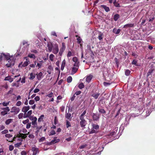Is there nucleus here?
<instances>
[{
    "mask_svg": "<svg viewBox=\"0 0 155 155\" xmlns=\"http://www.w3.org/2000/svg\"><path fill=\"white\" fill-rule=\"evenodd\" d=\"M37 118L35 117V118H34L33 120H32L31 123L32 124L33 126V128H35L36 127V126L37 125Z\"/></svg>",
    "mask_w": 155,
    "mask_h": 155,
    "instance_id": "obj_10",
    "label": "nucleus"
},
{
    "mask_svg": "<svg viewBox=\"0 0 155 155\" xmlns=\"http://www.w3.org/2000/svg\"><path fill=\"white\" fill-rule=\"evenodd\" d=\"M96 133V131L95 130V129H94L93 128L91 129V130L89 134H92L93 133Z\"/></svg>",
    "mask_w": 155,
    "mask_h": 155,
    "instance_id": "obj_51",
    "label": "nucleus"
},
{
    "mask_svg": "<svg viewBox=\"0 0 155 155\" xmlns=\"http://www.w3.org/2000/svg\"><path fill=\"white\" fill-rule=\"evenodd\" d=\"M120 30L119 29L117 30L115 28L113 30V32L116 34H118L120 33Z\"/></svg>",
    "mask_w": 155,
    "mask_h": 155,
    "instance_id": "obj_26",
    "label": "nucleus"
},
{
    "mask_svg": "<svg viewBox=\"0 0 155 155\" xmlns=\"http://www.w3.org/2000/svg\"><path fill=\"white\" fill-rule=\"evenodd\" d=\"M137 61L136 60H134L132 62L131 64H134L136 66H137Z\"/></svg>",
    "mask_w": 155,
    "mask_h": 155,
    "instance_id": "obj_45",
    "label": "nucleus"
},
{
    "mask_svg": "<svg viewBox=\"0 0 155 155\" xmlns=\"http://www.w3.org/2000/svg\"><path fill=\"white\" fill-rule=\"evenodd\" d=\"M13 91V89L12 88H10V90L8 91L7 93V94L8 95L10 94H12Z\"/></svg>",
    "mask_w": 155,
    "mask_h": 155,
    "instance_id": "obj_36",
    "label": "nucleus"
},
{
    "mask_svg": "<svg viewBox=\"0 0 155 155\" xmlns=\"http://www.w3.org/2000/svg\"><path fill=\"white\" fill-rule=\"evenodd\" d=\"M1 109L2 110H3V111H6V112H9L10 110V109L8 107H6L3 108H1Z\"/></svg>",
    "mask_w": 155,
    "mask_h": 155,
    "instance_id": "obj_31",
    "label": "nucleus"
},
{
    "mask_svg": "<svg viewBox=\"0 0 155 155\" xmlns=\"http://www.w3.org/2000/svg\"><path fill=\"white\" fill-rule=\"evenodd\" d=\"M100 94L99 93H94L91 96L93 97L95 99H97L99 96Z\"/></svg>",
    "mask_w": 155,
    "mask_h": 155,
    "instance_id": "obj_23",
    "label": "nucleus"
},
{
    "mask_svg": "<svg viewBox=\"0 0 155 155\" xmlns=\"http://www.w3.org/2000/svg\"><path fill=\"white\" fill-rule=\"evenodd\" d=\"M72 60H73V61H74V62H78V58L76 57H74L73 58Z\"/></svg>",
    "mask_w": 155,
    "mask_h": 155,
    "instance_id": "obj_54",
    "label": "nucleus"
},
{
    "mask_svg": "<svg viewBox=\"0 0 155 155\" xmlns=\"http://www.w3.org/2000/svg\"><path fill=\"white\" fill-rule=\"evenodd\" d=\"M92 117L94 120H98L99 118V115L96 113H93Z\"/></svg>",
    "mask_w": 155,
    "mask_h": 155,
    "instance_id": "obj_9",
    "label": "nucleus"
},
{
    "mask_svg": "<svg viewBox=\"0 0 155 155\" xmlns=\"http://www.w3.org/2000/svg\"><path fill=\"white\" fill-rule=\"evenodd\" d=\"M70 109V108H69V109L68 110V112L67 111L65 112V117L68 120H71V114L69 113Z\"/></svg>",
    "mask_w": 155,
    "mask_h": 155,
    "instance_id": "obj_7",
    "label": "nucleus"
},
{
    "mask_svg": "<svg viewBox=\"0 0 155 155\" xmlns=\"http://www.w3.org/2000/svg\"><path fill=\"white\" fill-rule=\"evenodd\" d=\"M4 55L5 59L8 60V63L6 64V66L8 68L13 66L15 64V60L12 57L10 56L9 53H4Z\"/></svg>",
    "mask_w": 155,
    "mask_h": 155,
    "instance_id": "obj_1",
    "label": "nucleus"
},
{
    "mask_svg": "<svg viewBox=\"0 0 155 155\" xmlns=\"http://www.w3.org/2000/svg\"><path fill=\"white\" fill-rule=\"evenodd\" d=\"M77 42L79 44H80L81 43V41H82V39L80 37H78L77 39Z\"/></svg>",
    "mask_w": 155,
    "mask_h": 155,
    "instance_id": "obj_42",
    "label": "nucleus"
},
{
    "mask_svg": "<svg viewBox=\"0 0 155 155\" xmlns=\"http://www.w3.org/2000/svg\"><path fill=\"white\" fill-rule=\"evenodd\" d=\"M71 126V124L70 122L68 120H66V127L67 128H68L69 127Z\"/></svg>",
    "mask_w": 155,
    "mask_h": 155,
    "instance_id": "obj_38",
    "label": "nucleus"
},
{
    "mask_svg": "<svg viewBox=\"0 0 155 155\" xmlns=\"http://www.w3.org/2000/svg\"><path fill=\"white\" fill-rule=\"evenodd\" d=\"M21 155H26L27 154V153L25 151H22L21 152Z\"/></svg>",
    "mask_w": 155,
    "mask_h": 155,
    "instance_id": "obj_64",
    "label": "nucleus"
},
{
    "mask_svg": "<svg viewBox=\"0 0 155 155\" xmlns=\"http://www.w3.org/2000/svg\"><path fill=\"white\" fill-rule=\"evenodd\" d=\"M31 122H30V123L29 122L27 124L26 128L27 129H28L31 126Z\"/></svg>",
    "mask_w": 155,
    "mask_h": 155,
    "instance_id": "obj_52",
    "label": "nucleus"
},
{
    "mask_svg": "<svg viewBox=\"0 0 155 155\" xmlns=\"http://www.w3.org/2000/svg\"><path fill=\"white\" fill-rule=\"evenodd\" d=\"M93 128L95 130H97L99 128V126L97 124H93L92 125Z\"/></svg>",
    "mask_w": 155,
    "mask_h": 155,
    "instance_id": "obj_32",
    "label": "nucleus"
},
{
    "mask_svg": "<svg viewBox=\"0 0 155 155\" xmlns=\"http://www.w3.org/2000/svg\"><path fill=\"white\" fill-rule=\"evenodd\" d=\"M20 111V109L19 107L14 106L12 108L10 112L12 113H14L15 114H16L19 112Z\"/></svg>",
    "mask_w": 155,
    "mask_h": 155,
    "instance_id": "obj_3",
    "label": "nucleus"
},
{
    "mask_svg": "<svg viewBox=\"0 0 155 155\" xmlns=\"http://www.w3.org/2000/svg\"><path fill=\"white\" fill-rule=\"evenodd\" d=\"M93 77V75L91 74H90L89 75L87 76L86 78V81L88 83H90Z\"/></svg>",
    "mask_w": 155,
    "mask_h": 155,
    "instance_id": "obj_12",
    "label": "nucleus"
},
{
    "mask_svg": "<svg viewBox=\"0 0 155 155\" xmlns=\"http://www.w3.org/2000/svg\"><path fill=\"white\" fill-rule=\"evenodd\" d=\"M86 113V110H85L83 112L82 114L80 116V118H84V115Z\"/></svg>",
    "mask_w": 155,
    "mask_h": 155,
    "instance_id": "obj_41",
    "label": "nucleus"
},
{
    "mask_svg": "<svg viewBox=\"0 0 155 155\" xmlns=\"http://www.w3.org/2000/svg\"><path fill=\"white\" fill-rule=\"evenodd\" d=\"M8 130H5L1 132L2 134H6L8 133Z\"/></svg>",
    "mask_w": 155,
    "mask_h": 155,
    "instance_id": "obj_53",
    "label": "nucleus"
},
{
    "mask_svg": "<svg viewBox=\"0 0 155 155\" xmlns=\"http://www.w3.org/2000/svg\"><path fill=\"white\" fill-rule=\"evenodd\" d=\"M134 26V24H128L125 25L123 28H126L129 27H132Z\"/></svg>",
    "mask_w": 155,
    "mask_h": 155,
    "instance_id": "obj_15",
    "label": "nucleus"
},
{
    "mask_svg": "<svg viewBox=\"0 0 155 155\" xmlns=\"http://www.w3.org/2000/svg\"><path fill=\"white\" fill-rule=\"evenodd\" d=\"M110 83H107L105 82H104L103 83V84L105 86H107L110 85Z\"/></svg>",
    "mask_w": 155,
    "mask_h": 155,
    "instance_id": "obj_60",
    "label": "nucleus"
},
{
    "mask_svg": "<svg viewBox=\"0 0 155 155\" xmlns=\"http://www.w3.org/2000/svg\"><path fill=\"white\" fill-rule=\"evenodd\" d=\"M4 53H2L0 54V61H2L3 59H5Z\"/></svg>",
    "mask_w": 155,
    "mask_h": 155,
    "instance_id": "obj_29",
    "label": "nucleus"
},
{
    "mask_svg": "<svg viewBox=\"0 0 155 155\" xmlns=\"http://www.w3.org/2000/svg\"><path fill=\"white\" fill-rule=\"evenodd\" d=\"M154 70L153 69H150L149 70L147 74V77H148L150 75H152V73Z\"/></svg>",
    "mask_w": 155,
    "mask_h": 155,
    "instance_id": "obj_20",
    "label": "nucleus"
},
{
    "mask_svg": "<svg viewBox=\"0 0 155 155\" xmlns=\"http://www.w3.org/2000/svg\"><path fill=\"white\" fill-rule=\"evenodd\" d=\"M78 69V68L75 67H73L72 68V70L71 71L72 74H74L76 73Z\"/></svg>",
    "mask_w": 155,
    "mask_h": 155,
    "instance_id": "obj_21",
    "label": "nucleus"
},
{
    "mask_svg": "<svg viewBox=\"0 0 155 155\" xmlns=\"http://www.w3.org/2000/svg\"><path fill=\"white\" fill-rule=\"evenodd\" d=\"M99 111L101 114H105L106 111L103 109L99 108Z\"/></svg>",
    "mask_w": 155,
    "mask_h": 155,
    "instance_id": "obj_37",
    "label": "nucleus"
},
{
    "mask_svg": "<svg viewBox=\"0 0 155 155\" xmlns=\"http://www.w3.org/2000/svg\"><path fill=\"white\" fill-rule=\"evenodd\" d=\"M31 150L33 152L32 155H36L39 152L38 148L36 147L35 146L32 147Z\"/></svg>",
    "mask_w": 155,
    "mask_h": 155,
    "instance_id": "obj_8",
    "label": "nucleus"
},
{
    "mask_svg": "<svg viewBox=\"0 0 155 155\" xmlns=\"http://www.w3.org/2000/svg\"><path fill=\"white\" fill-rule=\"evenodd\" d=\"M79 65V62H75L74 64V66L77 68H78Z\"/></svg>",
    "mask_w": 155,
    "mask_h": 155,
    "instance_id": "obj_46",
    "label": "nucleus"
},
{
    "mask_svg": "<svg viewBox=\"0 0 155 155\" xmlns=\"http://www.w3.org/2000/svg\"><path fill=\"white\" fill-rule=\"evenodd\" d=\"M54 45H53L52 43L50 42H48L47 44L48 49L47 50V51L49 52H51L53 48Z\"/></svg>",
    "mask_w": 155,
    "mask_h": 155,
    "instance_id": "obj_6",
    "label": "nucleus"
},
{
    "mask_svg": "<svg viewBox=\"0 0 155 155\" xmlns=\"http://www.w3.org/2000/svg\"><path fill=\"white\" fill-rule=\"evenodd\" d=\"M9 104V102H3L2 103V104L3 105V106L6 107Z\"/></svg>",
    "mask_w": 155,
    "mask_h": 155,
    "instance_id": "obj_55",
    "label": "nucleus"
},
{
    "mask_svg": "<svg viewBox=\"0 0 155 155\" xmlns=\"http://www.w3.org/2000/svg\"><path fill=\"white\" fill-rule=\"evenodd\" d=\"M22 44L23 45H26V47H28L29 45V44H28V41H23L22 42Z\"/></svg>",
    "mask_w": 155,
    "mask_h": 155,
    "instance_id": "obj_40",
    "label": "nucleus"
},
{
    "mask_svg": "<svg viewBox=\"0 0 155 155\" xmlns=\"http://www.w3.org/2000/svg\"><path fill=\"white\" fill-rule=\"evenodd\" d=\"M18 118L19 119H21L23 117V114L22 113H20L18 115Z\"/></svg>",
    "mask_w": 155,
    "mask_h": 155,
    "instance_id": "obj_43",
    "label": "nucleus"
},
{
    "mask_svg": "<svg viewBox=\"0 0 155 155\" xmlns=\"http://www.w3.org/2000/svg\"><path fill=\"white\" fill-rule=\"evenodd\" d=\"M43 75L42 73L41 72L38 74H37V78L38 80L41 79Z\"/></svg>",
    "mask_w": 155,
    "mask_h": 155,
    "instance_id": "obj_22",
    "label": "nucleus"
},
{
    "mask_svg": "<svg viewBox=\"0 0 155 155\" xmlns=\"http://www.w3.org/2000/svg\"><path fill=\"white\" fill-rule=\"evenodd\" d=\"M5 80L8 81H9L10 82H11L13 81V79L10 76H8L5 78Z\"/></svg>",
    "mask_w": 155,
    "mask_h": 155,
    "instance_id": "obj_17",
    "label": "nucleus"
},
{
    "mask_svg": "<svg viewBox=\"0 0 155 155\" xmlns=\"http://www.w3.org/2000/svg\"><path fill=\"white\" fill-rule=\"evenodd\" d=\"M54 57V55L53 54H51L49 56V58L50 60L52 61H53Z\"/></svg>",
    "mask_w": 155,
    "mask_h": 155,
    "instance_id": "obj_44",
    "label": "nucleus"
},
{
    "mask_svg": "<svg viewBox=\"0 0 155 155\" xmlns=\"http://www.w3.org/2000/svg\"><path fill=\"white\" fill-rule=\"evenodd\" d=\"M101 7L104 9L105 11L107 12H109L110 10L109 7L105 5H101Z\"/></svg>",
    "mask_w": 155,
    "mask_h": 155,
    "instance_id": "obj_16",
    "label": "nucleus"
},
{
    "mask_svg": "<svg viewBox=\"0 0 155 155\" xmlns=\"http://www.w3.org/2000/svg\"><path fill=\"white\" fill-rule=\"evenodd\" d=\"M43 63V61H40L39 63H38L37 64V65H36V67H38V69H39L42 66V63Z\"/></svg>",
    "mask_w": 155,
    "mask_h": 155,
    "instance_id": "obj_19",
    "label": "nucleus"
},
{
    "mask_svg": "<svg viewBox=\"0 0 155 155\" xmlns=\"http://www.w3.org/2000/svg\"><path fill=\"white\" fill-rule=\"evenodd\" d=\"M65 44L64 42H62V47L60 49L59 53V54L60 56H61L62 55L63 53L65 50Z\"/></svg>",
    "mask_w": 155,
    "mask_h": 155,
    "instance_id": "obj_5",
    "label": "nucleus"
},
{
    "mask_svg": "<svg viewBox=\"0 0 155 155\" xmlns=\"http://www.w3.org/2000/svg\"><path fill=\"white\" fill-rule=\"evenodd\" d=\"M120 17V15L117 14H115L114 16V20L115 21H117Z\"/></svg>",
    "mask_w": 155,
    "mask_h": 155,
    "instance_id": "obj_24",
    "label": "nucleus"
},
{
    "mask_svg": "<svg viewBox=\"0 0 155 155\" xmlns=\"http://www.w3.org/2000/svg\"><path fill=\"white\" fill-rule=\"evenodd\" d=\"M52 52L55 54H57L59 51L58 46L57 44H55L52 49Z\"/></svg>",
    "mask_w": 155,
    "mask_h": 155,
    "instance_id": "obj_4",
    "label": "nucleus"
},
{
    "mask_svg": "<svg viewBox=\"0 0 155 155\" xmlns=\"http://www.w3.org/2000/svg\"><path fill=\"white\" fill-rule=\"evenodd\" d=\"M113 4L115 6L117 7H120V5L119 3L117 2H116V0H115V1L114 2Z\"/></svg>",
    "mask_w": 155,
    "mask_h": 155,
    "instance_id": "obj_30",
    "label": "nucleus"
},
{
    "mask_svg": "<svg viewBox=\"0 0 155 155\" xmlns=\"http://www.w3.org/2000/svg\"><path fill=\"white\" fill-rule=\"evenodd\" d=\"M79 118L80 120V124L81 127L83 129L85 128V126L87 124V121L85 120L84 118L79 117Z\"/></svg>",
    "mask_w": 155,
    "mask_h": 155,
    "instance_id": "obj_2",
    "label": "nucleus"
},
{
    "mask_svg": "<svg viewBox=\"0 0 155 155\" xmlns=\"http://www.w3.org/2000/svg\"><path fill=\"white\" fill-rule=\"evenodd\" d=\"M72 55V54L71 51H69L67 54V56L68 58H69Z\"/></svg>",
    "mask_w": 155,
    "mask_h": 155,
    "instance_id": "obj_56",
    "label": "nucleus"
},
{
    "mask_svg": "<svg viewBox=\"0 0 155 155\" xmlns=\"http://www.w3.org/2000/svg\"><path fill=\"white\" fill-rule=\"evenodd\" d=\"M84 85L82 82L80 83L78 85V87L80 89H82L84 88Z\"/></svg>",
    "mask_w": 155,
    "mask_h": 155,
    "instance_id": "obj_28",
    "label": "nucleus"
},
{
    "mask_svg": "<svg viewBox=\"0 0 155 155\" xmlns=\"http://www.w3.org/2000/svg\"><path fill=\"white\" fill-rule=\"evenodd\" d=\"M21 101H18L16 104V105L17 106H19L21 104Z\"/></svg>",
    "mask_w": 155,
    "mask_h": 155,
    "instance_id": "obj_63",
    "label": "nucleus"
},
{
    "mask_svg": "<svg viewBox=\"0 0 155 155\" xmlns=\"http://www.w3.org/2000/svg\"><path fill=\"white\" fill-rule=\"evenodd\" d=\"M29 109L30 107L29 106H25L22 108L21 111L24 113H26Z\"/></svg>",
    "mask_w": 155,
    "mask_h": 155,
    "instance_id": "obj_13",
    "label": "nucleus"
},
{
    "mask_svg": "<svg viewBox=\"0 0 155 155\" xmlns=\"http://www.w3.org/2000/svg\"><path fill=\"white\" fill-rule=\"evenodd\" d=\"M5 137L7 138H10L12 137V135L9 134H6L5 135Z\"/></svg>",
    "mask_w": 155,
    "mask_h": 155,
    "instance_id": "obj_58",
    "label": "nucleus"
},
{
    "mask_svg": "<svg viewBox=\"0 0 155 155\" xmlns=\"http://www.w3.org/2000/svg\"><path fill=\"white\" fill-rule=\"evenodd\" d=\"M14 148V147L13 145H11L9 146V149L10 151H12L13 150Z\"/></svg>",
    "mask_w": 155,
    "mask_h": 155,
    "instance_id": "obj_59",
    "label": "nucleus"
},
{
    "mask_svg": "<svg viewBox=\"0 0 155 155\" xmlns=\"http://www.w3.org/2000/svg\"><path fill=\"white\" fill-rule=\"evenodd\" d=\"M45 137H41L39 140V142H43L45 140Z\"/></svg>",
    "mask_w": 155,
    "mask_h": 155,
    "instance_id": "obj_49",
    "label": "nucleus"
},
{
    "mask_svg": "<svg viewBox=\"0 0 155 155\" xmlns=\"http://www.w3.org/2000/svg\"><path fill=\"white\" fill-rule=\"evenodd\" d=\"M35 102L34 100H30L29 101V103L30 105H32L34 104Z\"/></svg>",
    "mask_w": 155,
    "mask_h": 155,
    "instance_id": "obj_57",
    "label": "nucleus"
},
{
    "mask_svg": "<svg viewBox=\"0 0 155 155\" xmlns=\"http://www.w3.org/2000/svg\"><path fill=\"white\" fill-rule=\"evenodd\" d=\"M29 133H30L29 132H28L27 134H20L21 135H20V137H21V138H22V139H25L27 137V135H28V134H29Z\"/></svg>",
    "mask_w": 155,
    "mask_h": 155,
    "instance_id": "obj_18",
    "label": "nucleus"
},
{
    "mask_svg": "<svg viewBox=\"0 0 155 155\" xmlns=\"http://www.w3.org/2000/svg\"><path fill=\"white\" fill-rule=\"evenodd\" d=\"M29 120L28 119H26L25 120H24L22 121V123L25 124H27L28 123H29Z\"/></svg>",
    "mask_w": 155,
    "mask_h": 155,
    "instance_id": "obj_50",
    "label": "nucleus"
},
{
    "mask_svg": "<svg viewBox=\"0 0 155 155\" xmlns=\"http://www.w3.org/2000/svg\"><path fill=\"white\" fill-rule=\"evenodd\" d=\"M13 119H8L5 120V123L6 125H8L10 123L13 122Z\"/></svg>",
    "mask_w": 155,
    "mask_h": 155,
    "instance_id": "obj_14",
    "label": "nucleus"
},
{
    "mask_svg": "<svg viewBox=\"0 0 155 155\" xmlns=\"http://www.w3.org/2000/svg\"><path fill=\"white\" fill-rule=\"evenodd\" d=\"M36 130L35 131V133L37 134H38L40 130L41 129L42 127V126L40 127H38L37 125L36 126Z\"/></svg>",
    "mask_w": 155,
    "mask_h": 155,
    "instance_id": "obj_27",
    "label": "nucleus"
},
{
    "mask_svg": "<svg viewBox=\"0 0 155 155\" xmlns=\"http://www.w3.org/2000/svg\"><path fill=\"white\" fill-rule=\"evenodd\" d=\"M7 114H8V112H6V111H1V115L2 116H3L6 115Z\"/></svg>",
    "mask_w": 155,
    "mask_h": 155,
    "instance_id": "obj_48",
    "label": "nucleus"
},
{
    "mask_svg": "<svg viewBox=\"0 0 155 155\" xmlns=\"http://www.w3.org/2000/svg\"><path fill=\"white\" fill-rule=\"evenodd\" d=\"M72 77L71 76H69L67 78V81L68 83H70L72 81Z\"/></svg>",
    "mask_w": 155,
    "mask_h": 155,
    "instance_id": "obj_34",
    "label": "nucleus"
},
{
    "mask_svg": "<svg viewBox=\"0 0 155 155\" xmlns=\"http://www.w3.org/2000/svg\"><path fill=\"white\" fill-rule=\"evenodd\" d=\"M29 134V135H28V137L31 138V139H33L34 138V135L32 134Z\"/></svg>",
    "mask_w": 155,
    "mask_h": 155,
    "instance_id": "obj_62",
    "label": "nucleus"
},
{
    "mask_svg": "<svg viewBox=\"0 0 155 155\" xmlns=\"http://www.w3.org/2000/svg\"><path fill=\"white\" fill-rule=\"evenodd\" d=\"M28 64L29 63L28 62V61H25L22 64V66L24 67H26L27 66Z\"/></svg>",
    "mask_w": 155,
    "mask_h": 155,
    "instance_id": "obj_47",
    "label": "nucleus"
},
{
    "mask_svg": "<svg viewBox=\"0 0 155 155\" xmlns=\"http://www.w3.org/2000/svg\"><path fill=\"white\" fill-rule=\"evenodd\" d=\"M30 77L29 78L30 80L33 79L35 77V74L33 73H31L30 74Z\"/></svg>",
    "mask_w": 155,
    "mask_h": 155,
    "instance_id": "obj_25",
    "label": "nucleus"
},
{
    "mask_svg": "<svg viewBox=\"0 0 155 155\" xmlns=\"http://www.w3.org/2000/svg\"><path fill=\"white\" fill-rule=\"evenodd\" d=\"M28 57L31 58H33L34 59H35L36 58V57L35 55L34 54H29L28 55Z\"/></svg>",
    "mask_w": 155,
    "mask_h": 155,
    "instance_id": "obj_35",
    "label": "nucleus"
},
{
    "mask_svg": "<svg viewBox=\"0 0 155 155\" xmlns=\"http://www.w3.org/2000/svg\"><path fill=\"white\" fill-rule=\"evenodd\" d=\"M44 115L43 114L41 115L40 116V117H39L38 119V122H41V121H43V118L44 117Z\"/></svg>",
    "mask_w": 155,
    "mask_h": 155,
    "instance_id": "obj_33",
    "label": "nucleus"
},
{
    "mask_svg": "<svg viewBox=\"0 0 155 155\" xmlns=\"http://www.w3.org/2000/svg\"><path fill=\"white\" fill-rule=\"evenodd\" d=\"M125 74L127 76H129L130 74V71L129 70H126L125 71Z\"/></svg>",
    "mask_w": 155,
    "mask_h": 155,
    "instance_id": "obj_39",
    "label": "nucleus"
},
{
    "mask_svg": "<svg viewBox=\"0 0 155 155\" xmlns=\"http://www.w3.org/2000/svg\"><path fill=\"white\" fill-rule=\"evenodd\" d=\"M53 95V93L52 92H51L50 94H47V96L48 97H52Z\"/></svg>",
    "mask_w": 155,
    "mask_h": 155,
    "instance_id": "obj_61",
    "label": "nucleus"
},
{
    "mask_svg": "<svg viewBox=\"0 0 155 155\" xmlns=\"http://www.w3.org/2000/svg\"><path fill=\"white\" fill-rule=\"evenodd\" d=\"M56 137H54V139L52 140L50 143L49 145H52L53 144L55 143L58 142L60 141V139H56Z\"/></svg>",
    "mask_w": 155,
    "mask_h": 155,
    "instance_id": "obj_11",
    "label": "nucleus"
}]
</instances>
